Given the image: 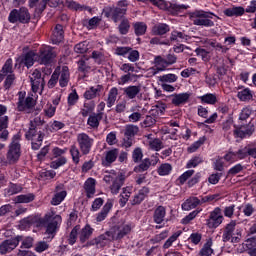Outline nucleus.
Instances as JSON below:
<instances>
[{
    "label": "nucleus",
    "mask_w": 256,
    "mask_h": 256,
    "mask_svg": "<svg viewBox=\"0 0 256 256\" xmlns=\"http://www.w3.org/2000/svg\"><path fill=\"white\" fill-rule=\"evenodd\" d=\"M76 141L79 148L75 145H72L70 147V155L72 157L73 163H75V165H79V161L81 160V154L89 155L91 153V149L93 148V143H95V140L91 138L90 135L87 133H79L77 135Z\"/></svg>",
    "instance_id": "f257e3e1"
},
{
    "label": "nucleus",
    "mask_w": 256,
    "mask_h": 256,
    "mask_svg": "<svg viewBox=\"0 0 256 256\" xmlns=\"http://www.w3.org/2000/svg\"><path fill=\"white\" fill-rule=\"evenodd\" d=\"M45 121L41 119L40 116L35 117L29 122V128L28 131L25 134V137L28 141H32V149L34 151H37L41 148V145H43V134L41 131H37Z\"/></svg>",
    "instance_id": "f03ea898"
},
{
    "label": "nucleus",
    "mask_w": 256,
    "mask_h": 256,
    "mask_svg": "<svg viewBox=\"0 0 256 256\" xmlns=\"http://www.w3.org/2000/svg\"><path fill=\"white\" fill-rule=\"evenodd\" d=\"M103 179L105 183L110 185L109 189L112 195H119L121 187L125 185V175L123 173L111 171L108 174H106Z\"/></svg>",
    "instance_id": "7ed1b4c3"
},
{
    "label": "nucleus",
    "mask_w": 256,
    "mask_h": 256,
    "mask_svg": "<svg viewBox=\"0 0 256 256\" xmlns=\"http://www.w3.org/2000/svg\"><path fill=\"white\" fill-rule=\"evenodd\" d=\"M61 222V216L55 214V212H48L44 216V223L46 224L45 235H48L46 239H50L51 241L55 237V233H57V229H59V225H61Z\"/></svg>",
    "instance_id": "20e7f679"
},
{
    "label": "nucleus",
    "mask_w": 256,
    "mask_h": 256,
    "mask_svg": "<svg viewBox=\"0 0 256 256\" xmlns=\"http://www.w3.org/2000/svg\"><path fill=\"white\" fill-rule=\"evenodd\" d=\"M21 157V133H17L12 137V141L9 145L7 152V161L10 164L17 163Z\"/></svg>",
    "instance_id": "39448f33"
},
{
    "label": "nucleus",
    "mask_w": 256,
    "mask_h": 256,
    "mask_svg": "<svg viewBox=\"0 0 256 256\" xmlns=\"http://www.w3.org/2000/svg\"><path fill=\"white\" fill-rule=\"evenodd\" d=\"M213 15L211 12L197 10L190 14V19L195 25L200 27H214L215 23L211 20Z\"/></svg>",
    "instance_id": "423d86ee"
},
{
    "label": "nucleus",
    "mask_w": 256,
    "mask_h": 256,
    "mask_svg": "<svg viewBox=\"0 0 256 256\" xmlns=\"http://www.w3.org/2000/svg\"><path fill=\"white\" fill-rule=\"evenodd\" d=\"M35 107V99L28 96L25 99V91H20L17 93L16 109L17 111H22L26 113H31V110Z\"/></svg>",
    "instance_id": "0eeeda50"
},
{
    "label": "nucleus",
    "mask_w": 256,
    "mask_h": 256,
    "mask_svg": "<svg viewBox=\"0 0 256 256\" xmlns=\"http://www.w3.org/2000/svg\"><path fill=\"white\" fill-rule=\"evenodd\" d=\"M133 231V225L131 224H119L110 229L112 241H121L124 237H127Z\"/></svg>",
    "instance_id": "6e6552de"
},
{
    "label": "nucleus",
    "mask_w": 256,
    "mask_h": 256,
    "mask_svg": "<svg viewBox=\"0 0 256 256\" xmlns=\"http://www.w3.org/2000/svg\"><path fill=\"white\" fill-rule=\"evenodd\" d=\"M234 135L240 139H245V137H251L255 133V124L249 120V122L238 123L234 126Z\"/></svg>",
    "instance_id": "1a4fd4ad"
},
{
    "label": "nucleus",
    "mask_w": 256,
    "mask_h": 256,
    "mask_svg": "<svg viewBox=\"0 0 256 256\" xmlns=\"http://www.w3.org/2000/svg\"><path fill=\"white\" fill-rule=\"evenodd\" d=\"M30 19L31 15L29 14V10H27L25 7H22L18 10L13 9L8 16V21L10 23H29Z\"/></svg>",
    "instance_id": "9d476101"
},
{
    "label": "nucleus",
    "mask_w": 256,
    "mask_h": 256,
    "mask_svg": "<svg viewBox=\"0 0 256 256\" xmlns=\"http://www.w3.org/2000/svg\"><path fill=\"white\" fill-rule=\"evenodd\" d=\"M235 227H237V222L235 220L230 221L224 229L223 235H222V241L224 243H227L231 241V243H239L240 238L235 235Z\"/></svg>",
    "instance_id": "9b49d317"
},
{
    "label": "nucleus",
    "mask_w": 256,
    "mask_h": 256,
    "mask_svg": "<svg viewBox=\"0 0 256 256\" xmlns=\"http://www.w3.org/2000/svg\"><path fill=\"white\" fill-rule=\"evenodd\" d=\"M29 79L33 93L43 91V87H45V80L41 77V71L34 70L33 73L29 75Z\"/></svg>",
    "instance_id": "f8f14e48"
},
{
    "label": "nucleus",
    "mask_w": 256,
    "mask_h": 256,
    "mask_svg": "<svg viewBox=\"0 0 256 256\" xmlns=\"http://www.w3.org/2000/svg\"><path fill=\"white\" fill-rule=\"evenodd\" d=\"M21 239H22L21 236H16L15 238L7 239L1 242L0 255H7V253H11V251H14V249H17Z\"/></svg>",
    "instance_id": "ddd939ff"
},
{
    "label": "nucleus",
    "mask_w": 256,
    "mask_h": 256,
    "mask_svg": "<svg viewBox=\"0 0 256 256\" xmlns=\"http://www.w3.org/2000/svg\"><path fill=\"white\" fill-rule=\"evenodd\" d=\"M221 223H223V213L221 212V208L217 207L210 213L206 225L209 229H217Z\"/></svg>",
    "instance_id": "4468645a"
},
{
    "label": "nucleus",
    "mask_w": 256,
    "mask_h": 256,
    "mask_svg": "<svg viewBox=\"0 0 256 256\" xmlns=\"http://www.w3.org/2000/svg\"><path fill=\"white\" fill-rule=\"evenodd\" d=\"M138 1H145V0H138ZM151 3L162 9L163 11H182V9H187L188 6L173 4L171 2H167L165 0H150Z\"/></svg>",
    "instance_id": "2eb2a0df"
},
{
    "label": "nucleus",
    "mask_w": 256,
    "mask_h": 256,
    "mask_svg": "<svg viewBox=\"0 0 256 256\" xmlns=\"http://www.w3.org/2000/svg\"><path fill=\"white\" fill-rule=\"evenodd\" d=\"M153 64L154 66L148 69V75L155 76L157 73L167 71V67H169L167 60L163 56H155Z\"/></svg>",
    "instance_id": "dca6fc26"
},
{
    "label": "nucleus",
    "mask_w": 256,
    "mask_h": 256,
    "mask_svg": "<svg viewBox=\"0 0 256 256\" xmlns=\"http://www.w3.org/2000/svg\"><path fill=\"white\" fill-rule=\"evenodd\" d=\"M36 61L37 54L33 51H30L16 58L15 67H17V65H25V67L29 69L30 67H33V65H35Z\"/></svg>",
    "instance_id": "f3484780"
},
{
    "label": "nucleus",
    "mask_w": 256,
    "mask_h": 256,
    "mask_svg": "<svg viewBox=\"0 0 256 256\" xmlns=\"http://www.w3.org/2000/svg\"><path fill=\"white\" fill-rule=\"evenodd\" d=\"M53 57H55V54L51 47L45 46L40 48V53L37 55V61L40 65H49L53 60Z\"/></svg>",
    "instance_id": "a211bd4d"
},
{
    "label": "nucleus",
    "mask_w": 256,
    "mask_h": 256,
    "mask_svg": "<svg viewBox=\"0 0 256 256\" xmlns=\"http://www.w3.org/2000/svg\"><path fill=\"white\" fill-rule=\"evenodd\" d=\"M119 157V149L114 148L104 152V156L102 157V165L103 167H111L117 158Z\"/></svg>",
    "instance_id": "6ab92c4d"
},
{
    "label": "nucleus",
    "mask_w": 256,
    "mask_h": 256,
    "mask_svg": "<svg viewBox=\"0 0 256 256\" xmlns=\"http://www.w3.org/2000/svg\"><path fill=\"white\" fill-rule=\"evenodd\" d=\"M101 93H103V85L91 86L83 94L84 99L86 101H92V99H97V97H101Z\"/></svg>",
    "instance_id": "aec40b11"
},
{
    "label": "nucleus",
    "mask_w": 256,
    "mask_h": 256,
    "mask_svg": "<svg viewBox=\"0 0 256 256\" xmlns=\"http://www.w3.org/2000/svg\"><path fill=\"white\" fill-rule=\"evenodd\" d=\"M197 114H198L199 117H202L203 119H206L204 121V123H207L208 125H211L212 123H215L217 121V118L219 117L217 112L213 113L209 117V110L207 108L203 107L202 105L198 106Z\"/></svg>",
    "instance_id": "412c9836"
},
{
    "label": "nucleus",
    "mask_w": 256,
    "mask_h": 256,
    "mask_svg": "<svg viewBox=\"0 0 256 256\" xmlns=\"http://www.w3.org/2000/svg\"><path fill=\"white\" fill-rule=\"evenodd\" d=\"M130 111L131 114L128 116L130 123H139V121H141L142 117L145 115V113H143L145 109H142L140 105L132 106Z\"/></svg>",
    "instance_id": "4be33fe9"
},
{
    "label": "nucleus",
    "mask_w": 256,
    "mask_h": 256,
    "mask_svg": "<svg viewBox=\"0 0 256 256\" xmlns=\"http://www.w3.org/2000/svg\"><path fill=\"white\" fill-rule=\"evenodd\" d=\"M61 189H63V184H59L58 186H56V193L52 197L51 205H54V206L61 205V203L65 201V197H67V191L65 190L61 191Z\"/></svg>",
    "instance_id": "5701e85b"
},
{
    "label": "nucleus",
    "mask_w": 256,
    "mask_h": 256,
    "mask_svg": "<svg viewBox=\"0 0 256 256\" xmlns=\"http://www.w3.org/2000/svg\"><path fill=\"white\" fill-rule=\"evenodd\" d=\"M103 115H105V113L90 114L87 119V125H88L89 129H94V130L99 129V125L101 123V120L103 119Z\"/></svg>",
    "instance_id": "b1692460"
},
{
    "label": "nucleus",
    "mask_w": 256,
    "mask_h": 256,
    "mask_svg": "<svg viewBox=\"0 0 256 256\" xmlns=\"http://www.w3.org/2000/svg\"><path fill=\"white\" fill-rule=\"evenodd\" d=\"M9 116L0 117V139L7 141L9 139Z\"/></svg>",
    "instance_id": "393cba45"
},
{
    "label": "nucleus",
    "mask_w": 256,
    "mask_h": 256,
    "mask_svg": "<svg viewBox=\"0 0 256 256\" xmlns=\"http://www.w3.org/2000/svg\"><path fill=\"white\" fill-rule=\"evenodd\" d=\"M113 209V200H108L105 205L103 206L102 210L96 214V221L97 223H101L107 219V215Z\"/></svg>",
    "instance_id": "a878e982"
},
{
    "label": "nucleus",
    "mask_w": 256,
    "mask_h": 256,
    "mask_svg": "<svg viewBox=\"0 0 256 256\" xmlns=\"http://www.w3.org/2000/svg\"><path fill=\"white\" fill-rule=\"evenodd\" d=\"M13 74V59L9 58L8 60H6L5 64L2 67V70L0 71V83L5 80V76Z\"/></svg>",
    "instance_id": "bb28decb"
},
{
    "label": "nucleus",
    "mask_w": 256,
    "mask_h": 256,
    "mask_svg": "<svg viewBox=\"0 0 256 256\" xmlns=\"http://www.w3.org/2000/svg\"><path fill=\"white\" fill-rule=\"evenodd\" d=\"M63 34V26H61V24L56 25L51 36V41L53 45H58V43H61V41H63Z\"/></svg>",
    "instance_id": "cd10ccee"
},
{
    "label": "nucleus",
    "mask_w": 256,
    "mask_h": 256,
    "mask_svg": "<svg viewBox=\"0 0 256 256\" xmlns=\"http://www.w3.org/2000/svg\"><path fill=\"white\" fill-rule=\"evenodd\" d=\"M245 13H247V11L242 6L227 8L224 10V15H226V17H242Z\"/></svg>",
    "instance_id": "c85d7f7f"
},
{
    "label": "nucleus",
    "mask_w": 256,
    "mask_h": 256,
    "mask_svg": "<svg viewBox=\"0 0 256 256\" xmlns=\"http://www.w3.org/2000/svg\"><path fill=\"white\" fill-rule=\"evenodd\" d=\"M189 97H191V94L189 93H180V94H173L172 95V104L176 105V107H179V105H185L187 101H189Z\"/></svg>",
    "instance_id": "c756f323"
},
{
    "label": "nucleus",
    "mask_w": 256,
    "mask_h": 256,
    "mask_svg": "<svg viewBox=\"0 0 256 256\" xmlns=\"http://www.w3.org/2000/svg\"><path fill=\"white\" fill-rule=\"evenodd\" d=\"M199 205H201V199L190 197L182 204V209L183 211H191V209H195V207H199Z\"/></svg>",
    "instance_id": "7c9ffc66"
},
{
    "label": "nucleus",
    "mask_w": 256,
    "mask_h": 256,
    "mask_svg": "<svg viewBox=\"0 0 256 256\" xmlns=\"http://www.w3.org/2000/svg\"><path fill=\"white\" fill-rule=\"evenodd\" d=\"M165 215H167V211L165 210V207L158 206L154 210V214H153L154 223H157V225H161V223L165 221Z\"/></svg>",
    "instance_id": "2f4dec72"
},
{
    "label": "nucleus",
    "mask_w": 256,
    "mask_h": 256,
    "mask_svg": "<svg viewBox=\"0 0 256 256\" xmlns=\"http://www.w3.org/2000/svg\"><path fill=\"white\" fill-rule=\"evenodd\" d=\"M170 41L172 43H185V41H189V36L183 32L173 30L170 35Z\"/></svg>",
    "instance_id": "473e14b6"
},
{
    "label": "nucleus",
    "mask_w": 256,
    "mask_h": 256,
    "mask_svg": "<svg viewBox=\"0 0 256 256\" xmlns=\"http://www.w3.org/2000/svg\"><path fill=\"white\" fill-rule=\"evenodd\" d=\"M58 79H59L60 87H67V85H69V79H70L69 67L67 66L62 67V70L60 72V77L58 76Z\"/></svg>",
    "instance_id": "72a5a7b5"
},
{
    "label": "nucleus",
    "mask_w": 256,
    "mask_h": 256,
    "mask_svg": "<svg viewBox=\"0 0 256 256\" xmlns=\"http://www.w3.org/2000/svg\"><path fill=\"white\" fill-rule=\"evenodd\" d=\"M95 179L88 178L84 183V189L88 199H91L95 195Z\"/></svg>",
    "instance_id": "f704fd0d"
},
{
    "label": "nucleus",
    "mask_w": 256,
    "mask_h": 256,
    "mask_svg": "<svg viewBox=\"0 0 256 256\" xmlns=\"http://www.w3.org/2000/svg\"><path fill=\"white\" fill-rule=\"evenodd\" d=\"M213 239L208 238L202 246L199 255L200 256H212L213 255Z\"/></svg>",
    "instance_id": "c9c22d12"
},
{
    "label": "nucleus",
    "mask_w": 256,
    "mask_h": 256,
    "mask_svg": "<svg viewBox=\"0 0 256 256\" xmlns=\"http://www.w3.org/2000/svg\"><path fill=\"white\" fill-rule=\"evenodd\" d=\"M107 241H114L113 238H111V230L95 238L92 245H100V247H103Z\"/></svg>",
    "instance_id": "e433bc0d"
},
{
    "label": "nucleus",
    "mask_w": 256,
    "mask_h": 256,
    "mask_svg": "<svg viewBox=\"0 0 256 256\" xmlns=\"http://www.w3.org/2000/svg\"><path fill=\"white\" fill-rule=\"evenodd\" d=\"M253 113V109L251 107L246 106L241 109L238 117V123H249V118L251 117V114Z\"/></svg>",
    "instance_id": "4c0bfd02"
},
{
    "label": "nucleus",
    "mask_w": 256,
    "mask_h": 256,
    "mask_svg": "<svg viewBox=\"0 0 256 256\" xmlns=\"http://www.w3.org/2000/svg\"><path fill=\"white\" fill-rule=\"evenodd\" d=\"M118 95H119V89H117V87H113L109 90L108 97L106 99V105L108 108H111L113 107V105H115Z\"/></svg>",
    "instance_id": "58836bf2"
},
{
    "label": "nucleus",
    "mask_w": 256,
    "mask_h": 256,
    "mask_svg": "<svg viewBox=\"0 0 256 256\" xmlns=\"http://www.w3.org/2000/svg\"><path fill=\"white\" fill-rule=\"evenodd\" d=\"M131 193H133V188L131 187H124L122 189V193L120 194V199H119V203H120V207H125V205H127V201H129V197H131Z\"/></svg>",
    "instance_id": "ea45409f"
},
{
    "label": "nucleus",
    "mask_w": 256,
    "mask_h": 256,
    "mask_svg": "<svg viewBox=\"0 0 256 256\" xmlns=\"http://www.w3.org/2000/svg\"><path fill=\"white\" fill-rule=\"evenodd\" d=\"M95 111V101L84 102L83 107L80 109L82 117H89L90 113Z\"/></svg>",
    "instance_id": "a19ab883"
},
{
    "label": "nucleus",
    "mask_w": 256,
    "mask_h": 256,
    "mask_svg": "<svg viewBox=\"0 0 256 256\" xmlns=\"http://www.w3.org/2000/svg\"><path fill=\"white\" fill-rule=\"evenodd\" d=\"M123 91L128 99H135L141 93V86H128Z\"/></svg>",
    "instance_id": "79ce46f5"
},
{
    "label": "nucleus",
    "mask_w": 256,
    "mask_h": 256,
    "mask_svg": "<svg viewBox=\"0 0 256 256\" xmlns=\"http://www.w3.org/2000/svg\"><path fill=\"white\" fill-rule=\"evenodd\" d=\"M93 231L94 230L91 227V225H89V224L85 225V227L82 228L79 233V239H80L81 243H85V241H87L89 239V237H91V235H93Z\"/></svg>",
    "instance_id": "37998d69"
},
{
    "label": "nucleus",
    "mask_w": 256,
    "mask_h": 256,
    "mask_svg": "<svg viewBox=\"0 0 256 256\" xmlns=\"http://www.w3.org/2000/svg\"><path fill=\"white\" fill-rule=\"evenodd\" d=\"M47 3L50 7H57V5H59V0H42L35 9L36 13H43V11H45V7H47Z\"/></svg>",
    "instance_id": "c03bdc74"
},
{
    "label": "nucleus",
    "mask_w": 256,
    "mask_h": 256,
    "mask_svg": "<svg viewBox=\"0 0 256 256\" xmlns=\"http://www.w3.org/2000/svg\"><path fill=\"white\" fill-rule=\"evenodd\" d=\"M237 97L240 101H251L253 99V91L249 88H243L238 91Z\"/></svg>",
    "instance_id": "a18cd8bd"
},
{
    "label": "nucleus",
    "mask_w": 256,
    "mask_h": 256,
    "mask_svg": "<svg viewBox=\"0 0 256 256\" xmlns=\"http://www.w3.org/2000/svg\"><path fill=\"white\" fill-rule=\"evenodd\" d=\"M202 103L207 105H215L217 103V94L207 93L199 97Z\"/></svg>",
    "instance_id": "49530a36"
},
{
    "label": "nucleus",
    "mask_w": 256,
    "mask_h": 256,
    "mask_svg": "<svg viewBox=\"0 0 256 256\" xmlns=\"http://www.w3.org/2000/svg\"><path fill=\"white\" fill-rule=\"evenodd\" d=\"M35 201V195L33 193L21 194L14 198L15 203H31Z\"/></svg>",
    "instance_id": "de8ad7c7"
},
{
    "label": "nucleus",
    "mask_w": 256,
    "mask_h": 256,
    "mask_svg": "<svg viewBox=\"0 0 256 256\" xmlns=\"http://www.w3.org/2000/svg\"><path fill=\"white\" fill-rule=\"evenodd\" d=\"M126 12H127V8L115 7L110 9V14L112 15V19L114 20V23H117V21H119V18L123 17V15H125Z\"/></svg>",
    "instance_id": "09e8293b"
},
{
    "label": "nucleus",
    "mask_w": 256,
    "mask_h": 256,
    "mask_svg": "<svg viewBox=\"0 0 256 256\" xmlns=\"http://www.w3.org/2000/svg\"><path fill=\"white\" fill-rule=\"evenodd\" d=\"M171 171H173V166L169 163H163L157 169V173L160 177L171 175Z\"/></svg>",
    "instance_id": "8fccbe9b"
},
{
    "label": "nucleus",
    "mask_w": 256,
    "mask_h": 256,
    "mask_svg": "<svg viewBox=\"0 0 256 256\" xmlns=\"http://www.w3.org/2000/svg\"><path fill=\"white\" fill-rule=\"evenodd\" d=\"M131 29V22L127 18H123L118 25V31L120 35H127L129 33V30Z\"/></svg>",
    "instance_id": "3c124183"
},
{
    "label": "nucleus",
    "mask_w": 256,
    "mask_h": 256,
    "mask_svg": "<svg viewBox=\"0 0 256 256\" xmlns=\"http://www.w3.org/2000/svg\"><path fill=\"white\" fill-rule=\"evenodd\" d=\"M182 233L183 231L181 230L174 232L163 244V249H169V247H171L173 243H175V241L181 237Z\"/></svg>",
    "instance_id": "603ef678"
},
{
    "label": "nucleus",
    "mask_w": 256,
    "mask_h": 256,
    "mask_svg": "<svg viewBox=\"0 0 256 256\" xmlns=\"http://www.w3.org/2000/svg\"><path fill=\"white\" fill-rule=\"evenodd\" d=\"M99 23H101V17L94 16L89 20H85L83 24H84V27H87V29L91 30V29H97V27L99 26Z\"/></svg>",
    "instance_id": "864d4df0"
},
{
    "label": "nucleus",
    "mask_w": 256,
    "mask_h": 256,
    "mask_svg": "<svg viewBox=\"0 0 256 256\" xmlns=\"http://www.w3.org/2000/svg\"><path fill=\"white\" fill-rule=\"evenodd\" d=\"M4 79V89H11V87L17 85V77H15V74L6 75Z\"/></svg>",
    "instance_id": "5fc2aeb1"
},
{
    "label": "nucleus",
    "mask_w": 256,
    "mask_h": 256,
    "mask_svg": "<svg viewBox=\"0 0 256 256\" xmlns=\"http://www.w3.org/2000/svg\"><path fill=\"white\" fill-rule=\"evenodd\" d=\"M67 5H68V8L72 9L73 11H89V13H91V7L81 5L75 1H70L68 2Z\"/></svg>",
    "instance_id": "6e6d98bb"
},
{
    "label": "nucleus",
    "mask_w": 256,
    "mask_h": 256,
    "mask_svg": "<svg viewBox=\"0 0 256 256\" xmlns=\"http://www.w3.org/2000/svg\"><path fill=\"white\" fill-rule=\"evenodd\" d=\"M163 113H165V104L163 103H157L150 110V114L153 117H159V115H163Z\"/></svg>",
    "instance_id": "4d7b16f0"
},
{
    "label": "nucleus",
    "mask_w": 256,
    "mask_h": 256,
    "mask_svg": "<svg viewBox=\"0 0 256 256\" xmlns=\"http://www.w3.org/2000/svg\"><path fill=\"white\" fill-rule=\"evenodd\" d=\"M246 248L250 256H256V237L246 240Z\"/></svg>",
    "instance_id": "13d9d810"
},
{
    "label": "nucleus",
    "mask_w": 256,
    "mask_h": 256,
    "mask_svg": "<svg viewBox=\"0 0 256 256\" xmlns=\"http://www.w3.org/2000/svg\"><path fill=\"white\" fill-rule=\"evenodd\" d=\"M67 103L68 107H74L76 103H79V94H77L76 89H73L71 93H69Z\"/></svg>",
    "instance_id": "bf43d9fd"
},
{
    "label": "nucleus",
    "mask_w": 256,
    "mask_h": 256,
    "mask_svg": "<svg viewBox=\"0 0 256 256\" xmlns=\"http://www.w3.org/2000/svg\"><path fill=\"white\" fill-rule=\"evenodd\" d=\"M75 53L83 55V53H87L89 51V42L83 41L75 45L74 47Z\"/></svg>",
    "instance_id": "052dcab7"
},
{
    "label": "nucleus",
    "mask_w": 256,
    "mask_h": 256,
    "mask_svg": "<svg viewBox=\"0 0 256 256\" xmlns=\"http://www.w3.org/2000/svg\"><path fill=\"white\" fill-rule=\"evenodd\" d=\"M134 31H135V35H145L146 31H147V24L143 23V22H136L134 24Z\"/></svg>",
    "instance_id": "680f3d73"
},
{
    "label": "nucleus",
    "mask_w": 256,
    "mask_h": 256,
    "mask_svg": "<svg viewBox=\"0 0 256 256\" xmlns=\"http://www.w3.org/2000/svg\"><path fill=\"white\" fill-rule=\"evenodd\" d=\"M178 77L175 74H164L159 77L160 83H175L177 81Z\"/></svg>",
    "instance_id": "e2e57ef3"
},
{
    "label": "nucleus",
    "mask_w": 256,
    "mask_h": 256,
    "mask_svg": "<svg viewBox=\"0 0 256 256\" xmlns=\"http://www.w3.org/2000/svg\"><path fill=\"white\" fill-rule=\"evenodd\" d=\"M153 31L156 35H165V33H169V25L158 24L153 28Z\"/></svg>",
    "instance_id": "0e129e2a"
},
{
    "label": "nucleus",
    "mask_w": 256,
    "mask_h": 256,
    "mask_svg": "<svg viewBox=\"0 0 256 256\" xmlns=\"http://www.w3.org/2000/svg\"><path fill=\"white\" fill-rule=\"evenodd\" d=\"M235 153H236V157H237L238 161L241 159H246V157H249V145L241 147Z\"/></svg>",
    "instance_id": "69168bd1"
},
{
    "label": "nucleus",
    "mask_w": 256,
    "mask_h": 256,
    "mask_svg": "<svg viewBox=\"0 0 256 256\" xmlns=\"http://www.w3.org/2000/svg\"><path fill=\"white\" fill-rule=\"evenodd\" d=\"M195 53L197 57H201L202 61H209L211 59V56H209V51L203 49V48H196Z\"/></svg>",
    "instance_id": "338daca9"
},
{
    "label": "nucleus",
    "mask_w": 256,
    "mask_h": 256,
    "mask_svg": "<svg viewBox=\"0 0 256 256\" xmlns=\"http://www.w3.org/2000/svg\"><path fill=\"white\" fill-rule=\"evenodd\" d=\"M47 249H49V243L46 241H39L34 246V251H36V253H43L44 251H47Z\"/></svg>",
    "instance_id": "774afa93"
}]
</instances>
